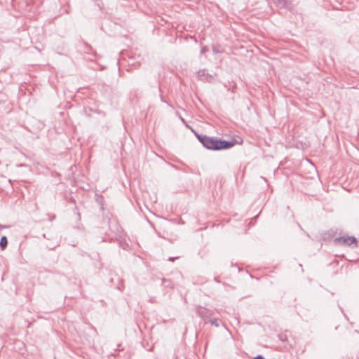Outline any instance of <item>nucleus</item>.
<instances>
[{"label":"nucleus","instance_id":"1","mask_svg":"<svg viewBox=\"0 0 359 359\" xmlns=\"http://www.w3.org/2000/svg\"><path fill=\"white\" fill-rule=\"evenodd\" d=\"M197 138L200 142L207 148L208 149L212 150H221L226 149L234 146L235 142L233 141H226L217 140L215 137H210L206 135H196Z\"/></svg>","mask_w":359,"mask_h":359},{"label":"nucleus","instance_id":"8","mask_svg":"<svg viewBox=\"0 0 359 359\" xmlns=\"http://www.w3.org/2000/svg\"><path fill=\"white\" fill-rule=\"evenodd\" d=\"M254 359H266V358H264L262 355H259L255 357Z\"/></svg>","mask_w":359,"mask_h":359},{"label":"nucleus","instance_id":"9","mask_svg":"<svg viewBox=\"0 0 359 359\" xmlns=\"http://www.w3.org/2000/svg\"><path fill=\"white\" fill-rule=\"evenodd\" d=\"M207 50L206 48L205 47H203L201 50V53H205V51Z\"/></svg>","mask_w":359,"mask_h":359},{"label":"nucleus","instance_id":"2","mask_svg":"<svg viewBox=\"0 0 359 359\" xmlns=\"http://www.w3.org/2000/svg\"><path fill=\"white\" fill-rule=\"evenodd\" d=\"M196 312L197 315L204 320L210 318L213 314L212 311L201 306L196 307Z\"/></svg>","mask_w":359,"mask_h":359},{"label":"nucleus","instance_id":"3","mask_svg":"<svg viewBox=\"0 0 359 359\" xmlns=\"http://www.w3.org/2000/svg\"><path fill=\"white\" fill-rule=\"evenodd\" d=\"M334 242L339 244L351 245V244L356 243V238L353 236H341L335 238Z\"/></svg>","mask_w":359,"mask_h":359},{"label":"nucleus","instance_id":"5","mask_svg":"<svg viewBox=\"0 0 359 359\" xmlns=\"http://www.w3.org/2000/svg\"><path fill=\"white\" fill-rule=\"evenodd\" d=\"M8 245V240L6 236H4L0 240V247L2 250H4Z\"/></svg>","mask_w":359,"mask_h":359},{"label":"nucleus","instance_id":"7","mask_svg":"<svg viewBox=\"0 0 359 359\" xmlns=\"http://www.w3.org/2000/svg\"><path fill=\"white\" fill-rule=\"evenodd\" d=\"M179 257H169L168 260L170 261V262H174L175 259H178Z\"/></svg>","mask_w":359,"mask_h":359},{"label":"nucleus","instance_id":"6","mask_svg":"<svg viewBox=\"0 0 359 359\" xmlns=\"http://www.w3.org/2000/svg\"><path fill=\"white\" fill-rule=\"evenodd\" d=\"M210 323L215 327L219 326V320L217 318H212L210 320Z\"/></svg>","mask_w":359,"mask_h":359},{"label":"nucleus","instance_id":"4","mask_svg":"<svg viewBox=\"0 0 359 359\" xmlns=\"http://www.w3.org/2000/svg\"><path fill=\"white\" fill-rule=\"evenodd\" d=\"M198 77L201 81H211L212 79V76L210 75H207L205 74V70H201L198 72Z\"/></svg>","mask_w":359,"mask_h":359}]
</instances>
